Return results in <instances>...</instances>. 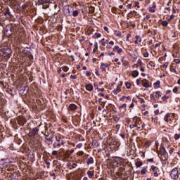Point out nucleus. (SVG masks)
<instances>
[{
	"label": "nucleus",
	"instance_id": "1a4fd4ad",
	"mask_svg": "<svg viewBox=\"0 0 180 180\" xmlns=\"http://www.w3.org/2000/svg\"><path fill=\"white\" fill-rule=\"evenodd\" d=\"M18 124H20V126H23V124H25V123H26V118L25 117H18Z\"/></svg>",
	"mask_w": 180,
	"mask_h": 180
},
{
	"label": "nucleus",
	"instance_id": "f3484780",
	"mask_svg": "<svg viewBox=\"0 0 180 180\" xmlns=\"http://www.w3.org/2000/svg\"><path fill=\"white\" fill-rule=\"evenodd\" d=\"M86 91H89V92H91V91L94 90V86H92V84H86Z\"/></svg>",
	"mask_w": 180,
	"mask_h": 180
},
{
	"label": "nucleus",
	"instance_id": "58836bf2",
	"mask_svg": "<svg viewBox=\"0 0 180 180\" xmlns=\"http://www.w3.org/2000/svg\"><path fill=\"white\" fill-rule=\"evenodd\" d=\"M120 137H122L123 140H126V134H124V133L120 134Z\"/></svg>",
	"mask_w": 180,
	"mask_h": 180
},
{
	"label": "nucleus",
	"instance_id": "2f4dec72",
	"mask_svg": "<svg viewBox=\"0 0 180 180\" xmlns=\"http://www.w3.org/2000/svg\"><path fill=\"white\" fill-rule=\"evenodd\" d=\"M174 139L175 140H179V139H180V134H174Z\"/></svg>",
	"mask_w": 180,
	"mask_h": 180
},
{
	"label": "nucleus",
	"instance_id": "423d86ee",
	"mask_svg": "<svg viewBox=\"0 0 180 180\" xmlns=\"http://www.w3.org/2000/svg\"><path fill=\"white\" fill-rule=\"evenodd\" d=\"M39 127H34L32 129V131H30L28 133V136L34 137V136H37V134H39Z\"/></svg>",
	"mask_w": 180,
	"mask_h": 180
},
{
	"label": "nucleus",
	"instance_id": "a878e982",
	"mask_svg": "<svg viewBox=\"0 0 180 180\" xmlns=\"http://www.w3.org/2000/svg\"><path fill=\"white\" fill-rule=\"evenodd\" d=\"M150 168L153 172H155V171H158L159 169L158 167L154 165H152Z\"/></svg>",
	"mask_w": 180,
	"mask_h": 180
},
{
	"label": "nucleus",
	"instance_id": "13d9d810",
	"mask_svg": "<svg viewBox=\"0 0 180 180\" xmlns=\"http://www.w3.org/2000/svg\"><path fill=\"white\" fill-rule=\"evenodd\" d=\"M155 115H159L160 114V110H156L154 111Z\"/></svg>",
	"mask_w": 180,
	"mask_h": 180
},
{
	"label": "nucleus",
	"instance_id": "6e6d98bb",
	"mask_svg": "<svg viewBox=\"0 0 180 180\" xmlns=\"http://www.w3.org/2000/svg\"><path fill=\"white\" fill-rule=\"evenodd\" d=\"M70 78H71L72 79H76L77 75H71V76H70Z\"/></svg>",
	"mask_w": 180,
	"mask_h": 180
},
{
	"label": "nucleus",
	"instance_id": "aec40b11",
	"mask_svg": "<svg viewBox=\"0 0 180 180\" xmlns=\"http://www.w3.org/2000/svg\"><path fill=\"white\" fill-rule=\"evenodd\" d=\"M22 53H24V54H25V56H30V51H29V48H25V49H24Z\"/></svg>",
	"mask_w": 180,
	"mask_h": 180
},
{
	"label": "nucleus",
	"instance_id": "c03bdc74",
	"mask_svg": "<svg viewBox=\"0 0 180 180\" xmlns=\"http://www.w3.org/2000/svg\"><path fill=\"white\" fill-rule=\"evenodd\" d=\"M173 92L174 94H176V92H178V86H175L173 89Z\"/></svg>",
	"mask_w": 180,
	"mask_h": 180
},
{
	"label": "nucleus",
	"instance_id": "0eeeda50",
	"mask_svg": "<svg viewBox=\"0 0 180 180\" xmlns=\"http://www.w3.org/2000/svg\"><path fill=\"white\" fill-rule=\"evenodd\" d=\"M38 4L39 5H43L42 9H47L49 8V4L44 6V4H50V0H38Z\"/></svg>",
	"mask_w": 180,
	"mask_h": 180
},
{
	"label": "nucleus",
	"instance_id": "37998d69",
	"mask_svg": "<svg viewBox=\"0 0 180 180\" xmlns=\"http://www.w3.org/2000/svg\"><path fill=\"white\" fill-rule=\"evenodd\" d=\"M155 94H156V95H158V99H160V98H161V94H160V91H156Z\"/></svg>",
	"mask_w": 180,
	"mask_h": 180
},
{
	"label": "nucleus",
	"instance_id": "09e8293b",
	"mask_svg": "<svg viewBox=\"0 0 180 180\" xmlns=\"http://www.w3.org/2000/svg\"><path fill=\"white\" fill-rule=\"evenodd\" d=\"M116 36H117L118 37H122V32H117Z\"/></svg>",
	"mask_w": 180,
	"mask_h": 180
},
{
	"label": "nucleus",
	"instance_id": "864d4df0",
	"mask_svg": "<svg viewBox=\"0 0 180 180\" xmlns=\"http://www.w3.org/2000/svg\"><path fill=\"white\" fill-rule=\"evenodd\" d=\"M131 37V34H127V41H129V38Z\"/></svg>",
	"mask_w": 180,
	"mask_h": 180
},
{
	"label": "nucleus",
	"instance_id": "2eb2a0df",
	"mask_svg": "<svg viewBox=\"0 0 180 180\" xmlns=\"http://www.w3.org/2000/svg\"><path fill=\"white\" fill-rule=\"evenodd\" d=\"M168 155V153H167V150H165V147H162L160 148V153L159 154V155Z\"/></svg>",
	"mask_w": 180,
	"mask_h": 180
},
{
	"label": "nucleus",
	"instance_id": "20e7f679",
	"mask_svg": "<svg viewBox=\"0 0 180 180\" xmlns=\"http://www.w3.org/2000/svg\"><path fill=\"white\" fill-rule=\"evenodd\" d=\"M56 142L53 143V148H60V146H64V141L61 140V136H55Z\"/></svg>",
	"mask_w": 180,
	"mask_h": 180
},
{
	"label": "nucleus",
	"instance_id": "69168bd1",
	"mask_svg": "<svg viewBox=\"0 0 180 180\" xmlns=\"http://www.w3.org/2000/svg\"><path fill=\"white\" fill-rule=\"evenodd\" d=\"M103 29H104L105 32H108V30H109V28L108 27H106V26H105L103 27Z\"/></svg>",
	"mask_w": 180,
	"mask_h": 180
},
{
	"label": "nucleus",
	"instance_id": "4c0bfd02",
	"mask_svg": "<svg viewBox=\"0 0 180 180\" xmlns=\"http://www.w3.org/2000/svg\"><path fill=\"white\" fill-rule=\"evenodd\" d=\"M167 99H169V97L165 95L162 97V101H167Z\"/></svg>",
	"mask_w": 180,
	"mask_h": 180
},
{
	"label": "nucleus",
	"instance_id": "7ed1b4c3",
	"mask_svg": "<svg viewBox=\"0 0 180 180\" xmlns=\"http://www.w3.org/2000/svg\"><path fill=\"white\" fill-rule=\"evenodd\" d=\"M44 136L46 144H48V146H51V144H53V139H54V134L46 131Z\"/></svg>",
	"mask_w": 180,
	"mask_h": 180
},
{
	"label": "nucleus",
	"instance_id": "7c9ffc66",
	"mask_svg": "<svg viewBox=\"0 0 180 180\" xmlns=\"http://www.w3.org/2000/svg\"><path fill=\"white\" fill-rule=\"evenodd\" d=\"M162 26H164V27L168 26V21H167V20L162 21Z\"/></svg>",
	"mask_w": 180,
	"mask_h": 180
},
{
	"label": "nucleus",
	"instance_id": "052dcab7",
	"mask_svg": "<svg viewBox=\"0 0 180 180\" xmlns=\"http://www.w3.org/2000/svg\"><path fill=\"white\" fill-rule=\"evenodd\" d=\"M140 84H141L140 79H136V85H140Z\"/></svg>",
	"mask_w": 180,
	"mask_h": 180
},
{
	"label": "nucleus",
	"instance_id": "774afa93",
	"mask_svg": "<svg viewBox=\"0 0 180 180\" xmlns=\"http://www.w3.org/2000/svg\"><path fill=\"white\" fill-rule=\"evenodd\" d=\"M72 168H76L77 167V164L76 163H72Z\"/></svg>",
	"mask_w": 180,
	"mask_h": 180
},
{
	"label": "nucleus",
	"instance_id": "ddd939ff",
	"mask_svg": "<svg viewBox=\"0 0 180 180\" xmlns=\"http://www.w3.org/2000/svg\"><path fill=\"white\" fill-rule=\"evenodd\" d=\"M169 117H171V113L167 112L164 117V120L165 122H166V123H168V122H169Z\"/></svg>",
	"mask_w": 180,
	"mask_h": 180
},
{
	"label": "nucleus",
	"instance_id": "5fc2aeb1",
	"mask_svg": "<svg viewBox=\"0 0 180 180\" xmlns=\"http://www.w3.org/2000/svg\"><path fill=\"white\" fill-rule=\"evenodd\" d=\"M174 18H175L174 15H172L169 18V19L168 20V21L169 22L170 20H172V19H174Z\"/></svg>",
	"mask_w": 180,
	"mask_h": 180
},
{
	"label": "nucleus",
	"instance_id": "bf43d9fd",
	"mask_svg": "<svg viewBox=\"0 0 180 180\" xmlns=\"http://www.w3.org/2000/svg\"><path fill=\"white\" fill-rule=\"evenodd\" d=\"M76 147H77V148H81V147H82V143L77 144Z\"/></svg>",
	"mask_w": 180,
	"mask_h": 180
},
{
	"label": "nucleus",
	"instance_id": "f257e3e1",
	"mask_svg": "<svg viewBox=\"0 0 180 180\" xmlns=\"http://www.w3.org/2000/svg\"><path fill=\"white\" fill-rule=\"evenodd\" d=\"M12 53V49L8 46H0V56L8 57Z\"/></svg>",
	"mask_w": 180,
	"mask_h": 180
},
{
	"label": "nucleus",
	"instance_id": "49530a36",
	"mask_svg": "<svg viewBox=\"0 0 180 180\" xmlns=\"http://www.w3.org/2000/svg\"><path fill=\"white\" fill-rule=\"evenodd\" d=\"M117 53H118V54H120V53H123V49L122 48H119L118 51H117Z\"/></svg>",
	"mask_w": 180,
	"mask_h": 180
},
{
	"label": "nucleus",
	"instance_id": "c9c22d12",
	"mask_svg": "<svg viewBox=\"0 0 180 180\" xmlns=\"http://www.w3.org/2000/svg\"><path fill=\"white\" fill-rule=\"evenodd\" d=\"M127 108L126 103L122 104V105H120L119 109H123Z\"/></svg>",
	"mask_w": 180,
	"mask_h": 180
},
{
	"label": "nucleus",
	"instance_id": "a18cd8bd",
	"mask_svg": "<svg viewBox=\"0 0 180 180\" xmlns=\"http://www.w3.org/2000/svg\"><path fill=\"white\" fill-rule=\"evenodd\" d=\"M52 155H58V152L57 151V150H53V152H52Z\"/></svg>",
	"mask_w": 180,
	"mask_h": 180
},
{
	"label": "nucleus",
	"instance_id": "0e129e2a",
	"mask_svg": "<svg viewBox=\"0 0 180 180\" xmlns=\"http://www.w3.org/2000/svg\"><path fill=\"white\" fill-rule=\"evenodd\" d=\"M115 129H116L117 130H119V129H120V124H117V125L115 126Z\"/></svg>",
	"mask_w": 180,
	"mask_h": 180
},
{
	"label": "nucleus",
	"instance_id": "473e14b6",
	"mask_svg": "<svg viewBox=\"0 0 180 180\" xmlns=\"http://www.w3.org/2000/svg\"><path fill=\"white\" fill-rule=\"evenodd\" d=\"M95 36H96V39H99V37H101L102 35L98 32H96L94 34V36H93V37H95Z\"/></svg>",
	"mask_w": 180,
	"mask_h": 180
},
{
	"label": "nucleus",
	"instance_id": "cd10ccee",
	"mask_svg": "<svg viewBox=\"0 0 180 180\" xmlns=\"http://www.w3.org/2000/svg\"><path fill=\"white\" fill-rule=\"evenodd\" d=\"M89 13H94L95 12V7L91 6L89 10Z\"/></svg>",
	"mask_w": 180,
	"mask_h": 180
},
{
	"label": "nucleus",
	"instance_id": "79ce46f5",
	"mask_svg": "<svg viewBox=\"0 0 180 180\" xmlns=\"http://www.w3.org/2000/svg\"><path fill=\"white\" fill-rule=\"evenodd\" d=\"M101 44L102 46H106V41H105V39H101Z\"/></svg>",
	"mask_w": 180,
	"mask_h": 180
},
{
	"label": "nucleus",
	"instance_id": "338daca9",
	"mask_svg": "<svg viewBox=\"0 0 180 180\" xmlns=\"http://www.w3.org/2000/svg\"><path fill=\"white\" fill-rule=\"evenodd\" d=\"M150 99H154L155 97L154 96V94H151L150 95Z\"/></svg>",
	"mask_w": 180,
	"mask_h": 180
},
{
	"label": "nucleus",
	"instance_id": "4be33fe9",
	"mask_svg": "<svg viewBox=\"0 0 180 180\" xmlns=\"http://www.w3.org/2000/svg\"><path fill=\"white\" fill-rule=\"evenodd\" d=\"M155 8H157V6L153 5L152 7L150 8L149 12H150V13H154V12H155Z\"/></svg>",
	"mask_w": 180,
	"mask_h": 180
},
{
	"label": "nucleus",
	"instance_id": "4468645a",
	"mask_svg": "<svg viewBox=\"0 0 180 180\" xmlns=\"http://www.w3.org/2000/svg\"><path fill=\"white\" fill-rule=\"evenodd\" d=\"M136 40L134 41L135 44H139V43H141V37L139 35L135 36Z\"/></svg>",
	"mask_w": 180,
	"mask_h": 180
},
{
	"label": "nucleus",
	"instance_id": "393cba45",
	"mask_svg": "<svg viewBox=\"0 0 180 180\" xmlns=\"http://www.w3.org/2000/svg\"><path fill=\"white\" fill-rule=\"evenodd\" d=\"M132 77H134V78H136V77H139V71L137 70H134L132 72Z\"/></svg>",
	"mask_w": 180,
	"mask_h": 180
},
{
	"label": "nucleus",
	"instance_id": "680f3d73",
	"mask_svg": "<svg viewBox=\"0 0 180 180\" xmlns=\"http://www.w3.org/2000/svg\"><path fill=\"white\" fill-rule=\"evenodd\" d=\"M44 162H45V164H46V165H50V162H49L47 160H44Z\"/></svg>",
	"mask_w": 180,
	"mask_h": 180
},
{
	"label": "nucleus",
	"instance_id": "c756f323",
	"mask_svg": "<svg viewBox=\"0 0 180 180\" xmlns=\"http://www.w3.org/2000/svg\"><path fill=\"white\" fill-rule=\"evenodd\" d=\"M114 120L115 122H116V123L119 122V120H120V116L117 115L116 117H115Z\"/></svg>",
	"mask_w": 180,
	"mask_h": 180
},
{
	"label": "nucleus",
	"instance_id": "f704fd0d",
	"mask_svg": "<svg viewBox=\"0 0 180 180\" xmlns=\"http://www.w3.org/2000/svg\"><path fill=\"white\" fill-rule=\"evenodd\" d=\"M130 129H134V127H137V122H135L134 124H130Z\"/></svg>",
	"mask_w": 180,
	"mask_h": 180
},
{
	"label": "nucleus",
	"instance_id": "72a5a7b5",
	"mask_svg": "<svg viewBox=\"0 0 180 180\" xmlns=\"http://www.w3.org/2000/svg\"><path fill=\"white\" fill-rule=\"evenodd\" d=\"M125 86L127 88V89H130V88L131 87V84H130V82H127L125 84Z\"/></svg>",
	"mask_w": 180,
	"mask_h": 180
},
{
	"label": "nucleus",
	"instance_id": "39448f33",
	"mask_svg": "<svg viewBox=\"0 0 180 180\" xmlns=\"http://www.w3.org/2000/svg\"><path fill=\"white\" fill-rule=\"evenodd\" d=\"M170 176L172 179L176 180L179 178V171L178 170V167L174 168L170 174Z\"/></svg>",
	"mask_w": 180,
	"mask_h": 180
},
{
	"label": "nucleus",
	"instance_id": "412c9836",
	"mask_svg": "<svg viewBox=\"0 0 180 180\" xmlns=\"http://www.w3.org/2000/svg\"><path fill=\"white\" fill-rule=\"evenodd\" d=\"M87 175H88L89 178H92L94 176V175H95V173L92 171L89 170L87 172Z\"/></svg>",
	"mask_w": 180,
	"mask_h": 180
},
{
	"label": "nucleus",
	"instance_id": "de8ad7c7",
	"mask_svg": "<svg viewBox=\"0 0 180 180\" xmlns=\"http://www.w3.org/2000/svg\"><path fill=\"white\" fill-rule=\"evenodd\" d=\"M51 176L53 177V179H56V173H54V172L51 173Z\"/></svg>",
	"mask_w": 180,
	"mask_h": 180
},
{
	"label": "nucleus",
	"instance_id": "3c124183",
	"mask_svg": "<svg viewBox=\"0 0 180 180\" xmlns=\"http://www.w3.org/2000/svg\"><path fill=\"white\" fill-rule=\"evenodd\" d=\"M174 63H176V64H179L180 60H179V59H174Z\"/></svg>",
	"mask_w": 180,
	"mask_h": 180
},
{
	"label": "nucleus",
	"instance_id": "6e6552de",
	"mask_svg": "<svg viewBox=\"0 0 180 180\" xmlns=\"http://www.w3.org/2000/svg\"><path fill=\"white\" fill-rule=\"evenodd\" d=\"M63 11L64 15L66 16H70V15H71V12L70 11V6H65L63 8Z\"/></svg>",
	"mask_w": 180,
	"mask_h": 180
},
{
	"label": "nucleus",
	"instance_id": "a211bd4d",
	"mask_svg": "<svg viewBox=\"0 0 180 180\" xmlns=\"http://www.w3.org/2000/svg\"><path fill=\"white\" fill-rule=\"evenodd\" d=\"M94 158L89 157V158L87 159V161H86L87 165H91V164H94Z\"/></svg>",
	"mask_w": 180,
	"mask_h": 180
},
{
	"label": "nucleus",
	"instance_id": "4d7b16f0",
	"mask_svg": "<svg viewBox=\"0 0 180 180\" xmlns=\"http://www.w3.org/2000/svg\"><path fill=\"white\" fill-rule=\"evenodd\" d=\"M86 77H91V72L87 71V72H86Z\"/></svg>",
	"mask_w": 180,
	"mask_h": 180
},
{
	"label": "nucleus",
	"instance_id": "9b49d317",
	"mask_svg": "<svg viewBox=\"0 0 180 180\" xmlns=\"http://www.w3.org/2000/svg\"><path fill=\"white\" fill-rule=\"evenodd\" d=\"M77 105L75 104H70L68 108V110H70L71 112H74L75 110H77Z\"/></svg>",
	"mask_w": 180,
	"mask_h": 180
},
{
	"label": "nucleus",
	"instance_id": "dca6fc26",
	"mask_svg": "<svg viewBox=\"0 0 180 180\" xmlns=\"http://www.w3.org/2000/svg\"><path fill=\"white\" fill-rule=\"evenodd\" d=\"M4 15L6 17H7L8 19H11V18H12V14H11L8 8L6 11Z\"/></svg>",
	"mask_w": 180,
	"mask_h": 180
},
{
	"label": "nucleus",
	"instance_id": "6ab92c4d",
	"mask_svg": "<svg viewBox=\"0 0 180 180\" xmlns=\"http://www.w3.org/2000/svg\"><path fill=\"white\" fill-rule=\"evenodd\" d=\"M147 168L148 167H143V169L141 170V175H146V172H147Z\"/></svg>",
	"mask_w": 180,
	"mask_h": 180
},
{
	"label": "nucleus",
	"instance_id": "8fccbe9b",
	"mask_svg": "<svg viewBox=\"0 0 180 180\" xmlns=\"http://www.w3.org/2000/svg\"><path fill=\"white\" fill-rule=\"evenodd\" d=\"M148 162H154V158H150L147 160Z\"/></svg>",
	"mask_w": 180,
	"mask_h": 180
},
{
	"label": "nucleus",
	"instance_id": "603ef678",
	"mask_svg": "<svg viewBox=\"0 0 180 180\" xmlns=\"http://www.w3.org/2000/svg\"><path fill=\"white\" fill-rule=\"evenodd\" d=\"M169 63H168V62H166L164 65H162V67H165L166 68H167V67H168V65H169Z\"/></svg>",
	"mask_w": 180,
	"mask_h": 180
},
{
	"label": "nucleus",
	"instance_id": "f03ea898",
	"mask_svg": "<svg viewBox=\"0 0 180 180\" xmlns=\"http://www.w3.org/2000/svg\"><path fill=\"white\" fill-rule=\"evenodd\" d=\"M15 32V27L13 25H8L6 26L4 29V34L6 37H9V36H12Z\"/></svg>",
	"mask_w": 180,
	"mask_h": 180
},
{
	"label": "nucleus",
	"instance_id": "f8f14e48",
	"mask_svg": "<svg viewBox=\"0 0 180 180\" xmlns=\"http://www.w3.org/2000/svg\"><path fill=\"white\" fill-rule=\"evenodd\" d=\"M159 158L161 161H167L168 160V155H159Z\"/></svg>",
	"mask_w": 180,
	"mask_h": 180
},
{
	"label": "nucleus",
	"instance_id": "b1692460",
	"mask_svg": "<svg viewBox=\"0 0 180 180\" xmlns=\"http://www.w3.org/2000/svg\"><path fill=\"white\" fill-rule=\"evenodd\" d=\"M160 84H161V82H160V80H158V81L154 84L155 88H160L161 85H160Z\"/></svg>",
	"mask_w": 180,
	"mask_h": 180
},
{
	"label": "nucleus",
	"instance_id": "e433bc0d",
	"mask_svg": "<svg viewBox=\"0 0 180 180\" xmlns=\"http://www.w3.org/2000/svg\"><path fill=\"white\" fill-rule=\"evenodd\" d=\"M92 146H94V147H98V142L96 141H93Z\"/></svg>",
	"mask_w": 180,
	"mask_h": 180
},
{
	"label": "nucleus",
	"instance_id": "9d476101",
	"mask_svg": "<svg viewBox=\"0 0 180 180\" xmlns=\"http://www.w3.org/2000/svg\"><path fill=\"white\" fill-rule=\"evenodd\" d=\"M141 82H142L143 86H144L145 88L150 87V82H148V80L143 79V80L141 81Z\"/></svg>",
	"mask_w": 180,
	"mask_h": 180
},
{
	"label": "nucleus",
	"instance_id": "ea45409f",
	"mask_svg": "<svg viewBox=\"0 0 180 180\" xmlns=\"http://www.w3.org/2000/svg\"><path fill=\"white\" fill-rule=\"evenodd\" d=\"M119 46H115L113 49H112V51H115V52H117L118 49H119Z\"/></svg>",
	"mask_w": 180,
	"mask_h": 180
},
{
	"label": "nucleus",
	"instance_id": "a19ab883",
	"mask_svg": "<svg viewBox=\"0 0 180 180\" xmlns=\"http://www.w3.org/2000/svg\"><path fill=\"white\" fill-rule=\"evenodd\" d=\"M136 65H137V67H139H139H141V60L139 59V60H137V64H136Z\"/></svg>",
	"mask_w": 180,
	"mask_h": 180
},
{
	"label": "nucleus",
	"instance_id": "5701e85b",
	"mask_svg": "<svg viewBox=\"0 0 180 180\" xmlns=\"http://www.w3.org/2000/svg\"><path fill=\"white\" fill-rule=\"evenodd\" d=\"M135 165L136 168H140V167L143 165V162L141 161H137L136 162Z\"/></svg>",
	"mask_w": 180,
	"mask_h": 180
},
{
	"label": "nucleus",
	"instance_id": "bb28decb",
	"mask_svg": "<svg viewBox=\"0 0 180 180\" xmlns=\"http://www.w3.org/2000/svg\"><path fill=\"white\" fill-rule=\"evenodd\" d=\"M79 12H78L77 10L74 11L72 12V16H74V18H75V17L78 16V14H79Z\"/></svg>",
	"mask_w": 180,
	"mask_h": 180
},
{
	"label": "nucleus",
	"instance_id": "c85d7f7f",
	"mask_svg": "<svg viewBox=\"0 0 180 180\" xmlns=\"http://www.w3.org/2000/svg\"><path fill=\"white\" fill-rule=\"evenodd\" d=\"M101 69L102 70V71H106V68L105 67V63H101Z\"/></svg>",
	"mask_w": 180,
	"mask_h": 180
},
{
	"label": "nucleus",
	"instance_id": "e2e57ef3",
	"mask_svg": "<svg viewBox=\"0 0 180 180\" xmlns=\"http://www.w3.org/2000/svg\"><path fill=\"white\" fill-rule=\"evenodd\" d=\"M94 47L96 50H98V42L94 43Z\"/></svg>",
	"mask_w": 180,
	"mask_h": 180
}]
</instances>
